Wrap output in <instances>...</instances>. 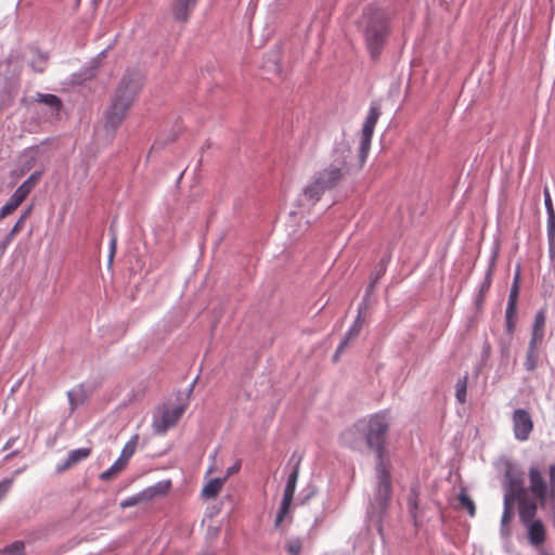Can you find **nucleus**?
<instances>
[{
    "label": "nucleus",
    "instance_id": "obj_1",
    "mask_svg": "<svg viewBox=\"0 0 555 555\" xmlns=\"http://www.w3.org/2000/svg\"><path fill=\"white\" fill-rule=\"evenodd\" d=\"M391 14L382 8H366L359 21V29L373 60H377L390 35Z\"/></svg>",
    "mask_w": 555,
    "mask_h": 555
},
{
    "label": "nucleus",
    "instance_id": "obj_2",
    "mask_svg": "<svg viewBox=\"0 0 555 555\" xmlns=\"http://www.w3.org/2000/svg\"><path fill=\"white\" fill-rule=\"evenodd\" d=\"M391 417L387 410L370 415L363 421V435L367 448L376 454L377 461L386 460V439L390 428Z\"/></svg>",
    "mask_w": 555,
    "mask_h": 555
},
{
    "label": "nucleus",
    "instance_id": "obj_3",
    "mask_svg": "<svg viewBox=\"0 0 555 555\" xmlns=\"http://www.w3.org/2000/svg\"><path fill=\"white\" fill-rule=\"evenodd\" d=\"M547 473L548 483L539 466H530L528 470V489L542 507L551 503V512L555 516V463L548 466Z\"/></svg>",
    "mask_w": 555,
    "mask_h": 555
},
{
    "label": "nucleus",
    "instance_id": "obj_4",
    "mask_svg": "<svg viewBox=\"0 0 555 555\" xmlns=\"http://www.w3.org/2000/svg\"><path fill=\"white\" fill-rule=\"evenodd\" d=\"M391 464L389 461H376L377 485L374 492V501L383 509L391 499Z\"/></svg>",
    "mask_w": 555,
    "mask_h": 555
},
{
    "label": "nucleus",
    "instance_id": "obj_5",
    "mask_svg": "<svg viewBox=\"0 0 555 555\" xmlns=\"http://www.w3.org/2000/svg\"><path fill=\"white\" fill-rule=\"evenodd\" d=\"M352 149L351 145L341 140L337 142L331 153V163L327 166L331 170H338L340 178L344 180L346 176L351 173Z\"/></svg>",
    "mask_w": 555,
    "mask_h": 555
},
{
    "label": "nucleus",
    "instance_id": "obj_6",
    "mask_svg": "<svg viewBox=\"0 0 555 555\" xmlns=\"http://www.w3.org/2000/svg\"><path fill=\"white\" fill-rule=\"evenodd\" d=\"M186 406L188 404L183 403L177 406L164 405L160 408L153 420L154 431L163 435L173 427L185 412Z\"/></svg>",
    "mask_w": 555,
    "mask_h": 555
},
{
    "label": "nucleus",
    "instance_id": "obj_7",
    "mask_svg": "<svg viewBox=\"0 0 555 555\" xmlns=\"http://www.w3.org/2000/svg\"><path fill=\"white\" fill-rule=\"evenodd\" d=\"M141 79L138 75H125L117 87L113 100L131 107L141 89Z\"/></svg>",
    "mask_w": 555,
    "mask_h": 555
},
{
    "label": "nucleus",
    "instance_id": "obj_8",
    "mask_svg": "<svg viewBox=\"0 0 555 555\" xmlns=\"http://www.w3.org/2000/svg\"><path fill=\"white\" fill-rule=\"evenodd\" d=\"M513 433L518 441H527L533 430V421L529 411L516 409L512 414Z\"/></svg>",
    "mask_w": 555,
    "mask_h": 555
},
{
    "label": "nucleus",
    "instance_id": "obj_9",
    "mask_svg": "<svg viewBox=\"0 0 555 555\" xmlns=\"http://www.w3.org/2000/svg\"><path fill=\"white\" fill-rule=\"evenodd\" d=\"M505 493L504 501H514L526 494L522 478L519 472L508 466L505 472Z\"/></svg>",
    "mask_w": 555,
    "mask_h": 555
},
{
    "label": "nucleus",
    "instance_id": "obj_10",
    "mask_svg": "<svg viewBox=\"0 0 555 555\" xmlns=\"http://www.w3.org/2000/svg\"><path fill=\"white\" fill-rule=\"evenodd\" d=\"M298 474H299V469H298V466H296L294 468V470L292 472V474L288 476V479H287V482H286V486L284 489V493H283V500L281 503V507H280V511L275 518L276 527H279L283 522L285 516L289 512V508H291V505H292V502L294 499L295 490H296Z\"/></svg>",
    "mask_w": 555,
    "mask_h": 555
},
{
    "label": "nucleus",
    "instance_id": "obj_11",
    "mask_svg": "<svg viewBox=\"0 0 555 555\" xmlns=\"http://www.w3.org/2000/svg\"><path fill=\"white\" fill-rule=\"evenodd\" d=\"M170 487V482L158 483L157 486L150 487L135 495H132L120 502L121 508L135 506L140 503L153 500L157 495L165 494Z\"/></svg>",
    "mask_w": 555,
    "mask_h": 555
},
{
    "label": "nucleus",
    "instance_id": "obj_12",
    "mask_svg": "<svg viewBox=\"0 0 555 555\" xmlns=\"http://www.w3.org/2000/svg\"><path fill=\"white\" fill-rule=\"evenodd\" d=\"M129 108V106L113 100L112 105L106 113L105 127L116 130L126 118Z\"/></svg>",
    "mask_w": 555,
    "mask_h": 555
},
{
    "label": "nucleus",
    "instance_id": "obj_13",
    "mask_svg": "<svg viewBox=\"0 0 555 555\" xmlns=\"http://www.w3.org/2000/svg\"><path fill=\"white\" fill-rule=\"evenodd\" d=\"M324 192L335 189L343 179L338 170H331L327 167L315 172L312 177Z\"/></svg>",
    "mask_w": 555,
    "mask_h": 555
},
{
    "label": "nucleus",
    "instance_id": "obj_14",
    "mask_svg": "<svg viewBox=\"0 0 555 555\" xmlns=\"http://www.w3.org/2000/svg\"><path fill=\"white\" fill-rule=\"evenodd\" d=\"M522 525L527 528L528 541L531 545L539 546L545 542L546 530L540 519H535Z\"/></svg>",
    "mask_w": 555,
    "mask_h": 555
},
{
    "label": "nucleus",
    "instance_id": "obj_15",
    "mask_svg": "<svg viewBox=\"0 0 555 555\" xmlns=\"http://www.w3.org/2000/svg\"><path fill=\"white\" fill-rule=\"evenodd\" d=\"M518 502L519 509V518L521 524H528L532 520H535V514L538 509V504L531 499H528L526 494L521 495L519 499H516Z\"/></svg>",
    "mask_w": 555,
    "mask_h": 555
},
{
    "label": "nucleus",
    "instance_id": "obj_16",
    "mask_svg": "<svg viewBox=\"0 0 555 555\" xmlns=\"http://www.w3.org/2000/svg\"><path fill=\"white\" fill-rule=\"evenodd\" d=\"M198 0H175L172 4V15L176 21L185 23Z\"/></svg>",
    "mask_w": 555,
    "mask_h": 555
},
{
    "label": "nucleus",
    "instance_id": "obj_17",
    "mask_svg": "<svg viewBox=\"0 0 555 555\" xmlns=\"http://www.w3.org/2000/svg\"><path fill=\"white\" fill-rule=\"evenodd\" d=\"M375 126H370L367 124L363 125L362 132H361V141H360V149H359V169H361L366 160L370 147H371V141L374 133Z\"/></svg>",
    "mask_w": 555,
    "mask_h": 555
},
{
    "label": "nucleus",
    "instance_id": "obj_18",
    "mask_svg": "<svg viewBox=\"0 0 555 555\" xmlns=\"http://www.w3.org/2000/svg\"><path fill=\"white\" fill-rule=\"evenodd\" d=\"M30 212H31V207H28L20 216V218L17 219V221L15 222V224L13 225V228L11 229L9 234L0 243V256L4 255L8 246L11 244V242L14 238V236L23 230V228L25 225V222H26L27 218L29 217Z\"/></svg>",
    "mask_w": 555,
    "mask_h": 555
},
{
    "label": "nucleus",
    "instance_id": "obj_19",
    "mask_svg": "<svg viewBox=\"0 0 555 555\" xmlns=\"http://www.w3.org/2000/svg\"><path fill=\"white\" fill-rule=\"evenodd\" d=\"M28 194L17 188L10 199L0 208V220L13 214L18 206L27 198Z\"/></svg>",
    "mask_w": 555,
    "mask_h": 555
},
{
    "label": "nucleus",
    "instance_id": "obj_20",
    "mask_svg": "<svg viewBox=\"0 0 555 555\" xmlns=\"http://www.w3.org/2000/svg\"><path fill=\"white\" fill-rule=\"evenodd\" d=\"M91 454V448H80L69 452L66 461L57 467V472H64L79 462L88 459Z\"/></svg>",
    "mask_w": 555,
    "mask_h": 555
},
{
    "label": "nucleus",
    "instance_id": "obj_21",
    "mask_svg": "<svg viewBox=\"0 0 555 555\" xmlns=\"http://www.w3.org/2000/svg\"><path fill=\"white\" fill-rule=\"evenodd\" d=\"M324 193L325 192L323 191V189L317 183V181L313 178L302 190L304 198L312 205L318 203Z\"/></svg>",
    "mask_w": 555,
    "mask_h": 555
},
{
    "label": "nucleus",
    "instance_id": "obj_22",
    "mask_svg": "<svg viewBox=\"0 0 555 555\" xmlns=\"http://www.w3.org/2000/svg\"><path fill=\"white\" fill-rule=\"evenodd\" d=\"M362 325H363V322H362V319H361V317L359 314L358 318L356 319L353 325L348 331L345 339L339 344V346H338V348L336 350V353H335V359L338 358V354L346 349V347L348 346V344L351 340H354L358 337V335H359V333H360V331L362 328Z\"/></svg>",
    "mask_w": 555,
    "mask_h": 555
},
{
    "label": "nucleus",
    "instance_id": "obj_23",
    "mask_svg": "<svg viewBox=\"0 0 555 555\" xmlns=\"http://www.w3.org/2000/svg\"><path fill=\"white\" fill-rule=\"evenodd\" d=\"M35 101L51 107L55 113H60L62 108L61 99L54 94L37 93Z\"/></svg>",
    "mask_w": 555,
    "mask_h": 555
},
{
    "label": "nucleus",
    "instance_id": "obj_24",
    "mask_svg": "<svg viewBox=\"0 0 555 555\" xmlns=\"http://www.w3.org/2000/svg\"><path fill=\"white\" fill-rule=\"evenodd\" d=\"M126 466L127 462H125L124 459L118 457L117 461L108 469L101 473L100 479L103 481L111 480L115 478L120 472H122Z\"/></svg>",
    "mask_w": 555,
    "mask_h": 555
},
{
    "label": "nucleus",
    "instance_id": "obj_25",
    "mask_svg": "<svg viewBox=\"0 0 555 555\" xmlns=\"http://www.w3.org/2000/svg\"><path fill=\"white\" fill-rule=\"evenodd\" d=\"M223 480L216 478L209 480L202 490V495L206 499L216 498L222 489Z\"/></svg>",
    "mask_w": 555,
    "mask_h": 555
},
{
    "label": "nucleus",
    "instance_id": "obj_26",
    "mask_svg": "<svg viewBox=\"0 0 555 555\" xmlns=\"http://www.w3.org/2000/svg\"><path fill=\"white\" fill-rule=\"evenodd\" d=\"M538 360H539V347L528 345L527 356L525 360V367L527 371H534L538 366Z\"/></svg>",
    "mask_w": 555,
    "mask_h": 555
},
{
    "label": "nucleus",
    "instance_id": "obj_27",
    "mask_svg": "<svg viewBox=\"0 0 555 555\" xmlns=\"http://www.w3.org/2000/svg\"><path fill=\"white\" fill-rule=\"evenodd\" d=\"M513 504L514 501H504V511L501 519L502 532L507 535L509 533L508 525L513 518Z\"/></svg>",
    "mask_w": 555,
    "mask_h": 555
},
{
    "label": "nucleus",
    "instance_id": "obj_28",
    "mask_svg": "<svg viewBox=\"0 0 555 555\" xmlns=\"http://www.w3.org/2000/svg\"><path fill=\"white\" fill-rule=\"evenodd\" d=\"M517 322V307L507 306L505 310V324L508 334H513Z\"/></svg>",
    "mask_w": 555,
    "mask_h": 555
},
{
    "label": "nucleus",
    "instance_id": "obj_29",
    "mask_svg": "<svg viewBox=\"0 0 555 555\" xmlns=\"http://www.w3.org/2000/svg\"><path fill=\"white\" fill-rule=\"evenodd\" d=\"M467 380H468V377H467V375H465L464 377L460 378L455 385V396L460 403L466 402Z\"/></svg>",
    "mask_w": 555,
    "mask_h": 555
},
{
    "label": "nucleus",
    "instance_id": "obj_30",
    "mask_svg": "<svg viewBox=\"0 0 555 555\" xmlns=\"http://www.w3.org/2000/svg\"><path fill=\"white\" fill-rule=\"evenodd\" d=\"M138 440H139V436L138 435H134L124 447L122 451H121V454H120V459H124L125 462L128 463V461L130 460V457L133 455V453L135 452V448H137V444H138Z\"/></svg>",
    "mask_w": 555,
    "mask_h": 555
},
{
    "label": "nucleus",
    "instance_id": "obj_31",
    "mask_svg": "<svg viewBox=\"0 0 555 555\" xmlns=\"http://www.w3.org/2000/svg\"><path fill=\"white\" fill-rule=\"evenodd\" d=\"M41 177V172L36 171L31 173L27 180H25L18 188H21L28 195L33 191V189L37 185Z\"/></svg>",
    "mask_w": 555,
    "mask_h": 555
},
{
    "label": "nucleus",
    "instance_id": "obj_32",
    "mask_svg": "<svg viewBox=\"0 0 555 555\" xmlns=\"http://www.w3.org/2000/svg\"><path fill=\"white\" fill-rule=\"evenodd\" d=\"M25 545L22 541H15L12 544L4 547L0 555H24Z\"/></svg>",
    "mask_w": 555,
    "mask_h": 555
},
{
    "label": "nucleus",
    "instance_id": "obj_33",
    "mask_svg": "<svg viewBox=\"0 0 555 555\" xmlns=\"http://www.w3.org/2000/svg\"><path fill=\"white\" fill-rule=\"evenodd\" d=\"M459 501L463 508H465L470 516H475L476 506L474 501L465 493H461L459 496Z\"/></svg>",
    "mask_w": 555,
    "mask_h": 555
},
{
    "label": "nucleus",
    "instance_id": "obj_34",
    "mask_svg": "<svg viewBox=\"0 0 555 555\" xmlns=\"http://www.w3.org/2000/svg\"><path fill=\"white\" fill-rule=\"evenodd\" d=\"M379 116H380L379 108L376 105L373 104L370 107V111H369V114H367V117H366L364 124H367L370 126L371 125L372 126H376Z\"/></svg>",
    "mask_w": 555,
    "mask_h": 555
},
{
    "label": "nucleus",
    "instance_id": "obj_35",
    "mask_svg": "<svg viewBox=\"0 0 555 555\" xmlns=\"http://www.w3.org/2000/svg\"><path fill=\"white\" fill-rule=\"evenodd\" d=\"M546 322V312L544 309H541L537 312L534 317V322L532 328L544 330Z\"/></svg>",
    "mask_w": 555,
    "mask_h": 555
},
{
    "label": "nucleus",
    "instance_id": "obj_36",
    "mask_svg": "<svg viewBox=\"0 0 555 555\" xmlns=\"http://www.w3.org/2000/svg\"><path fill=\"white\" fill-rule=\"evenodd\" d=\"M543 338H544V330L532 328L529 345L540 347V345L543 341Z\"/></svg>",
    "mask_w": 555,
    "mask_h": 555
},
{
    "label": "nucleus",
    "instance_id": "obj_37",
    "mask_svg": "<svg viewBox=\"0 0 555 555\" xmlns=\"http://www.w3.org/2000/svg\"><path fill=\"white\" fill-rule=\"evenodd\" d=\"M547 234L550 241L555 240V211L547 214Z\"/></svg>",
    "mask_w": 555,
    "mask_h": 555
},
{
    "label": "nucleus",
    "instance_id": "obj_38",
    "mask_svg": "<svg viewBox=\"0 0 555 555\" xmlns=\"http://www.w3.org/2000/svg\"><path fill=\"white\" fill-rule=\"evenodd\" d=\"M519 289H520V286L512 285L511 291H509V295H508L507 306H515V307H517Z\"/></svg>",
    "mask_w": 555,
    "mask_h": 555
},
{
    "label": "nucleus",
    "instance_id": "obj_39",
    "mask_svg": "<svg viewBox=\"0 0 555 555\" xmlns=\"http://www.w3.org/2000/svg\"><path fill=\"white\" fill-rule=\"evenodd\" d=\"M543 195H544V204H545V208H546V212H554V207H553V203H552V198H551V193H550V190L547 186L544 188V191H543Z\"/></svg>",
    "mask_w": 555,
    "mask_h": 555
},
{
    "label": "nucleus",
    "instance_id": "obj_40",
    "mask_svg": "<svg viewBox=\"0 0 555 555\" xmlns=\"http://www.w3.org/2000/svg\"><path fill=\"white\" fill-rule=\"evenodd\" d=\"M13 480L12 479H5L0 482V500L5 496V494L9 492Z\"/></svg>",
    "mask_w": 555,
    "mask_h": 555
},
{
    "label": "nucleus",
    "instance_id": "obj_41",
    "mask_svg": "<svg viewBox=\"0 0 555 555\" xmlns=\"http://www.w3.org/2000/svg\"><path fill=\"white\" fill-rule=\"evenodd\" d=\"M301 545L299 542L289 543L287 550L291 554L297 555L300 552Z\"/></svg>",
    "mask_w": 555,
    "mask_h": 555
},
{
    "label": "nucleus",
    "instance_id": "obj_42",
    "mask_svg": "<svg viewBox=\"0 0 555 555\" xmlns=\"http://www.w3.org/2000/svg\"><path fill=\"white\" fill-rule=\"evenodd\" d=\"M240 468H241V464H240V462H237L233 466L228 468L227 475L230 476V475L236 474L240 470Z\"/></svg>",
    "mask_w": 555,
    "mask_h": 555
},
{
    "label": "nucleus",
    "instance_id": "obj_43",
    "mask_svg": "<svg viewBox=\"0 0 555 555\" xmlns=\"http://www.w3.org/2000/svg\"><path fill=\"white\" fill-rule=\"evenodd\" d=\"M409 506L411 508V511H415L417 508V500H416V496H410L409 498Z\"/></svg>",
    "mask_w": 555,
    "mask_h": 555
},
{
    "label": "nucleus",
    "instance_id": "obj_44",
    "mask_svg": "<svg viewBox=\"0 0 555 555\" xmlns=\"http://www.w3.org/2000/svg\"><path fill=\"white\" fill-rule=\"evenodd\" d=\"M513 285L520 286V269L519 268L516 270V273H515V276H514V281H513Z\"/></svg>",
    "mask_w": 555,
    "mask_h": 555
},
{
    "label": "nucleus",
    "instance_id": "obj_45",
    "mask_svg": "<svg viewBox=\"0 0 555 555\" xmlns=\"http://www.w3.org/2000/svg\"><path fill=\"white\" fill-rule=\"evenodd\" d=\"M114 253H115V241H113V243H112V255H111V257H113Z\"/></svg>",
    "mask_w": 555,
    "mask_h": 555
},
{
    "label": "nucleus",
    "instance_id": "obj_46",
    "mask_svg": "<svg viewBox=\"0 0 555 555\" xmlns=\"http://www.w3.org/2000/svg\"><path fill=\"white\" fill-rule=\"evenodd\" d=\"M69 400H70V404H72V410H74V409H75V406H74V401H73V397H72V395H70V393H69Z\"/></svg>",
    "mask_w": 555,
    "mask_h": 555
},
{
    "label": "nucleus",
    "instance_id": "obj_47",
    "mask_svg": "<svg viewBox=\"0 0 555 555\" xmlns=\"http://www.w3.org/2000/svg\"><path fill=\"white\" fill-rule=\"evenodd\" d=\"M39 73L43 72V67L37 69Z\"/></svg>",
    "mask_w": 555,
    "mask_h": 555
}]
</instances>
